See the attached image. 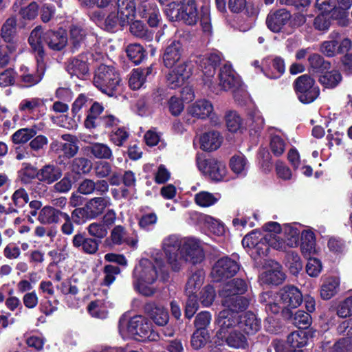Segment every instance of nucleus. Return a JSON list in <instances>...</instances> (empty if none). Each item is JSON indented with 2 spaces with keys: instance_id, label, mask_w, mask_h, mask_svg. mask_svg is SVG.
I'll use <instances>...</instances> for the list:
<instances>
[{
  "instance_id": "nucleus-1",
  "label": "nucleus",
  "mask_w": 352,
  "mask_h": 352,
  "mask_svg": "<svg viewBox=\"0 0 352 352\" xmlns=\"http://www.w3.org/2000/svg\"><path fill=\"white\" fill-rule=\"evenodd\" d=\"M300 225L296 223H285L282 226L277 222L270 221L263 226L266 234L263 236L257 231L246 234L242 240L244 247L252 249V254L263 257L267 255L270 247L285 251L287 248H295L299 244Z\"/></svg>"
},
{
  "instance_id": "nucleus-2",
  "label": "nucleus",
  "mask_w": 352,
  "mask_h": 352,
  "mask_svg": "<svg viewBox=\"0 0 352 352\" xmlns=\"http://www.w3.org/2000/svg\"><path fill=\"white\" fill-rule=\"evenodd\" d=\"M247 283L241 278H233L223 284L219 290L223 310H230L236 316L239 329L247 335L254 334L261 328V322L255 314L248 311L242 314L239 311L245 309L250 300L243 295L248 291Z\"/></svg>"
},
{
  "instance_id": "nucleus-3",
  "label": "nucleus",
  "mask_w": 352,
  "mask_h": 352,
  "mask_svg": "<svg viewBox=\"0 0 352 352\" xmlns=\"http://www.w3.org/2000/svg\"><path fill=\"white\" fill-rule=\"evenodd\" d=\"M168 277V270L162 254L160 251L153 252L151 259L142 258L133 272V285L140 294L151 296L156 289L153 284L157 280L165 281Z\"/></svg>"
},
{
  "instance_id": "nucleus-4",
  "label": "nucleus",
  "mask_w": 352,
  "mask_h": 352,
  "mask_svg": "<svg viewBox=\"0 0 352 352\" xmlns=\"http://www.w3.org/2000/svg\"><path fill=\"white\" fill-rule=\"evenodd\" d=\"M219 330L217 332L218 338L224 340L232 348L245 349L248 346L246 336L240 332L236 316L230 310H222L216 319Z\"/></svg>"
},
{
  "instance_id": "nucleus-5",
  "label": "nucleus",
  "mask_w": 352,
  "mask_h": 352,
  "mask_svg": "<svg viewBox=\"0 0 352 352\" xmlns=\"http://www.w3.org/2000/svg\"><path fill=\"white\" fill-rule=\"evenodd\" d=\"M261 301L266 302L265 310L272 314H278L283 307L296 308L302 302V295L300 290L291 285L285 286L277 294L276 299L273 298L271 292L261 294Z\"/></svg>"
},
{
  "instance_id": "nucleus-6",
  "label": "nucleus",
  "mask_w": 352,
  "mask_h": 352,
  "mask_svg": "<svg viewBox=\"0 0 352 352\" xmlns=\"http://www.w3.org/2000/svg\"><path fill=\"white\" fill-rule=\"evenodd\" d=\"M67 43L66 32L63 29H59L57 32L47 31L43 33L41 27H36L32 31L29 37L30 45L41 59L44 56V43H46L50 49L59 51L66 45Z\"/></svg>"
},
{
  "instance_id": "nucleus-7",
  "label": "nucleus",
  "mask_w": 352,
  "mask_h": 352,
  "mask_svg": "<svg viewBox=\"0 0 352 352\" xmlns=\"http://www.w3.org/2000/svg\"><path fill=\"white\" fill-rule=\"evenodd\" d=\"M119 331L123 338H131L138 341L153 340L156 337L151 323L142 316H135L130 320L122 317L119 320Z\"/></svg>"
},
{
  "instance_id": "nucleus-8",
  "label": "nucleus",
  "mask_w": 352,
  "mask_h": 352,
  "mask_svg": "<svg viewBox=\"0 0 352 352\" xmlns=\"http://www.w3.org/2000/svg\"><path fill=\"white\" fill-rule=\"evenodd\" d=\"M93 82L96 87L109 96H113L122 86L118 70L104 64L100 65L95 70Z\"/></svg>"
},
{
  "instance_id": "nucleus-9",
  "label": "nucleus",
  "mask_w": 352,
  "mask_h": 352,
  "mask_svg": "<svg viewBox=\"0 0 352 352\" xmlns=\"http://www.w3.org/2000/svg\"><path fill=\"white\" fill-rule=\"evenodd\" d=\"M211 91L219 93V91H230L235 100L240 101L245 94L241 78L232 69L231 65L226 64L220 69L219 74L218 87L211 84Z\"/></svg>"
},
{
  "instance_id": "nucleus-10",
  "label": "nucleus",
  "mask_w": 352,
  "mask_h": 352,
  "mask_svg": "<svg viewBox=\"0 0 352 352\" xmlns=\"http://www.w3.org/2000/svg\"><path fill=\"white\" fill-rule=\"evenodd\" d=\"M221 60V54L217 52L197 56L192 60V63H195L197 65L198 69L202 72L204 84L210 89H212V78Z\"/></svg>"
},
{
  "instance_id": "nucleus-11",
  "label": "nucleus",
  "mask_w": 352,
  "mask_h": 352,
  "mask_svg": "<svg viewBox=\"0 0 352 352\" xmlns=\"http://www.w3.org/2000/svg\"><path fill=\"white\" fill-rule=\"evenodd\" d=\"M197 165L199 170L214 182H222L226 179V164L215 158L203 159L197 157Z\"/></svg>"
},
{
  "instance_id": "nucleus-12",
  "label": "nucleus",
  "mask_w": 352,
  "mask_h": 352,
  "mask_svg": "<svg viewBox=\"0 0 352 352\" xmlns=\"http://www.w3.org/2000/svg\"><path fill=\"white\" fill-rule=\"evenodd\" d=\"M184 239L177 234H170L165 237L162 241V249L167 262L174 271H179L181 269L182 260L179 256Z\"/></svg>"
},
{
  "instance_id": "nucleus-13",
  "label": "nucleus",
  "mask_w": 352,
  "mask_h": 352,
  "mask_svg": "<svg viewBox=\"0 0 352 352\" xmlns=\"http://www.w3.org/2000/svg\"><path fill=\"white\" fill-rule=\"evenodd\" d=\"M295 90L298 100L304 104L314 102L320 94V89L316 85L314 80L307 74L297 78Z\"/></svg>"
},
{
  "instance_id": "nucleus-14",
  "label": "nucleus",
  "mask_w": 352,
  "mask_h": 352,
  "mask_svg": "<svg viewBox=\"0 0 352 352\" xmlns=\"http://www.w3.org/2000/svg\"><path fill=\"white\" fill-rule=\"evenodd\" d=\"M187 112L188 115L197 119H210L213 126L221 123L220 116L214 111L212 103L206 99H199L190 104L187 108Z\"/></svg>"
},
{
  "instance_id": "nucleus-15",
  "label": "nucleus",
  "mask_w": 352,
  "mask_h": 352,
  "mask_svg": "<svg viewBox=\"0 0 352 352\" xmlns=\"http://www.w3.org/2000/svg\"><path fill=\"white\" fill-rule=\"evenodd\" d=\"M193 64L192 60L183 61L172 67L166 75L168 86L176 89L182 86L192 74Z\"/></svg>"
},
{
  "instance_id": "nucleus-16",
  "label": "nucleus",
  "mask_w": 352,
  "mask_h": 352,
  "mask_svg": "<svg viewBox=\"0 0 352 352\" xmlns=\"http://www.w3.org/2000/svg\"><path fill=\"white\" fill-rule=\"evenodd\" d=\"M204 258L203 249L199 241L194 238L184 239L183 245L179 252V258H181V267L186 263L192 264L200 263Z\"/></svg>"
},
{
  "instance_id": "nucleus-17",
  "label": "nucleus",
  "mask_w": 352,
  "mask_h": 352,
  "mask_svg": "<svg viewBox=\"0 0 352 352\" xmlns=\"http://www.w3.org/2000/svg\"><path fill=\"white\" fill-rule=\"evenodd\" d=\"M239 270V265L235 261L224 257L217 261L211 275L214 281L219 282L234 276Z\"/></svg>"
},
{
  "instance_id": "nucleus-18",
  "label": "nucleus",
  "mask_w": 352,
  "mask_h": 352,
  "mask_svg": "<svg viewBox=\"0 0 352 352\" xmlns=\"http://www.w3.org/2000/svg\"><path fill=\"white\" fill-rule=\"evenodd\" d=\"M38 63L37 71L30 70L25 66H22L19 73L22 86L25 87H30L38 84L43 78L44 74V67L43 65V59L36 55Z\"/></svg>"
},
{
  "instance_id": "nucleus-19",
  "label": "nucleus",
  "mask_w": 352,
  "mask_h": 352,
  "mask_svg": "<svg viewBox=\"0 0 352 352\" xmlns=\"http://www.w3.org/2000/svg\"><path fill=\"white\" fill-rule=\"evenodd\" d=\"M61 138L65 142L54 141L50 145L51 149L56 153H63L67 158L73 157L79 149L77 138L69 134H64Z\"/></svg>"
},
{
  "instance_id": "nucleus-20",
  "label": "nucleus",
  "mask_w": 352,
  "mask_h": 352,
  "mask_svg": "<svg viewBox=\"0 0 352 352\" xmlns=\"http://www.w3.org/2000/svg\"><path fill=\"white\" fill-rule=\"evenodd\" d=\"M16 19L12 17L8 19L1 28V37L6 43L5 46L10 54L16 51L19 44V41L16 36Z\"/></svg>"
},
{
  "instance_id": "nucleus-21",
  "label": "nucleus",
  "mask_w": 352,
  "mask_h": 352,
  "mask_svg": "<svg viewBox=\"0 0 352 352\" xmlns=\"http://www.w3.org/2000/svg\"><path fill=\"white\" fill-rule=\"evenodd\" d=\"M291 17L290 12L285 9L270 12L266 19L267 28L274 32H280L289 23Z\"/></svg>"
},
{
  "instance_id": "nucleus-22",
  "label": "nucleus",
  "mask_w": 352,
  "mask_h": 352,
  "mask_svg": "<svg viewBox=\"0 0 352 352\" xmlns=\"http://www.w3.org/2000/svg\"><path fill=\"white\" fill-rule=\"evenodd\" d=\"M285 279V274L281 270V267L278 263L272 261L270 267L267 268L259 276L261 284L279 285Z\"/></svg>"
},
{
  "instance_id": "nucleus-23",
  "label": "nucleus",
  "mask_w": 352,
  "mask_h": 352,
  "mask_svg": "<svg viewBox=\"0 0 352 352\" xmlns=\"http://www.w3.org/2000/svg\"><path fill=\"white\" fill-rule=\"evenodd\" d=\"M112 243L115 245L126 243L133 250L138 247V236L136 234L128 236L124 228L122 226H116L111 232Z\"/></svg>"
},
{
  "instance_id": "nucleus-24",
  "label": "nucleus",
  "mask_w": 352,
  "mask_h": 352,
  "mask_svg": "<svg viewBox=\"0 0 352 352\" xmlns=\"http://www.w3.org/2000/svg\"><path fill=\"white\" fill-rule=\"evenodd\" d=\"M183 53L182 45L180 42L174 41L165 49L163 61L166 67H172L179 64Z\"/></svg>"
},
{
  "instance_id": "nucleus-25",
  "label": "nucleus",
  "mask_w": 352,
  "mask_h": 352,
  "mask_svg": "<svg viewBox=\"0 0 352 352\" xmlns=\"http://www.w3.org/2000/svg\"><path fill=\"white\" fill-rule=\"evenodd\" d=\"M144 309L152 320L158 326L166 325L169 320V315L166 309L155 302L146 303Z\"/></svg>"
},
{
  "instance_id": "nucleus-26",
  "label": "nucleus",
  "mask_w": 352,
  "mask_h": 352,
  "mask_svg": "<svg viewBox=\"0 0 352 352\" xmlns=\"http://www.w3.org/2000/svg\"><path fill=\"white\" fill-rule=\"evenodd\" d=\"M300 250L305 258L311 257L319 252L316 245V238L314 232L311 230H305L301 232Z\"/></svg>"
},
{
  "instance_id": "nucleus-27",
  "label": "nucleus",
  "mask_w": 352,
  "mask_h": 352,
  "mask_svg": "<svg viewBox=\"0 0 352 352\" xmlns=\"http://www.w3.org/2000/svg\"><path fill=\"white\" fill-rule=\"evenodd\" d=\"M111 205V199L109 197H98L91 199L86 204V210H88L89 218L95 219L101 214L104 209Z\"/></svg>"
},
{
  "instance_id": "nucleus-28",
  "label": "nucleus",
  "mask_w": 352,
  "mask_h": 352,
  "mask_svg": "<svg viewBox=\"0 0 352 352\" xmlns=\"http://www.w3.org/2000/svg\"><path fill=\"white\" fill-rule=\"evenodd\" d=\"M181 21L192 25L198 19L199 15L195 0H182L181 2Z\"/></svg>"
},
{
  "instance_id": "nucleus-29",
  "label": "nucleus",
  "mask_w": 352,
  "mask_h": 352,
  "mask_svg": "<svg viewBox=\"0 0 352 352\" xmlns=\"http://www.w3.org/2000/svg\"><path fill=\"white\" fill-rule=\"evenodd\" d=\"M62 176V170L57 166L47 164L38 170V179L47 184H52Z\"/></svg>"
},
{
  "instance_id": "nucleus-30",
  "label": "nucleus",
  "mask_w": 352,
  "mask_h": 352,
  "mask_svg": "<svg viewBox=\"0 0 352 352\" xmlns=\"http://www.w3.org/2000/svg\"><path fill=\"white\" fill-rule=\"evenodd\" d=\"M223 137L220 133L211 131L204 133L200 137V146L201 149L206 151L217 150L221 144Z\"/></svg>"
},
{
  "instance_id": "nucleus-31",
  "label": "nucleus",
  "mask_w": 352,
  "mask_h": 352,
  "mask_svg": "<svg viewBox=\"0 0 352 352\" xmlns=\"http://www.w3.org/2000/svg\"><path fill=\"white\" fill-rule=\"evenodd\" d=\"M340 279L337 276L327 277L320 288V296L324 300H329L334 296L340 289Z\"/></svg>"
},
{
  "instance_id": "nucleus-32",
  "label": "nucleus",
  "mask_w": 352,
  "mask_h": 352,
  "mask_svg": "<svg viewBox=\"0 0 352 352\" xmlns=\"http://www.w3.org/2000/svg\"><path fill=\"white\" fill-rule=\"evenodd\" d=\"M85 152L97 159H110L112 155V151L110 147L103 143H93L84 148Z\"/></svg>"
},
{
  "instance_id": "nucleus-33",
  "label": "nucleus",
  "mask_w": 352,
  "mask_h": 352,
  "mask_svg": "<svg viewBox=\"0 0 352 352\" xmlns=\"http://www.w3.org/2000/svg\"><path fill=\"white\" fill-rule=\"evenodd\" d=\"M66 68L71 77L76 76L80 79H83L89 72L86 62L78 58L69 60Z\"/></svg>"
},
{
  "instance_id": "nucleus-34",
  "label": "nucleus",
  "mask_w": 352,
  "mask_h": 352,
  "mask_svg": "<svg viewBox=\"0 0 352 352\" xmlns=\"http://www.w3.org/2000/svg\"><path fill=\"white\" fill-rule=\"evenodd\" d=\"M265 63L267 64V67L265 70V74L269 78H278L285 72V65L281 58L276 57L272 60L267 59Z\"/></svg>"
},
{
  "instance_id": "nucleus-35",
  "label": "nucleus",
  "mask_w": 352,
  "mask_h": 352,
  "mask_svg": "<svg viewBox=\"0 0 352 352\" xmlns=\"http://www.w3.org/2000/svg\"><path fill=\"white\" fill-rule=\"evenodd\" d=\"M72 243L74 247L81 248L87 254H94L98 248L97 241L91 238H85L81 234H77L73 237Z\"/></svg>"
},
{
  "instance_id": "nucleus-36",
  "label": "nucleus",
  "mask_w": 352,
  "mask_h": 352,
  "mask_svg": "<svg viewBox=\"0 0 352 352\" xmlns=\"http://www.w3.org/2000/svg\"><path fill=\"white\" fill-rule=\"evenodd\" d=\"M152 72L151 67L133 69L129 76V85L132 89L141 88L145 82L146 78Z\"/></svg>"
},
{
  "instance_id": "nucleus-37",
  "label": "nucleus",
  "mask_w": 352,
  "mask_h": 352,
  "mask_svg": "<svg viewBox=\"0 0 352 352\" xmlns=\"http://www.w3.org/2000/svg\"><path fill=\"white\" fill-rule=\"evenodd\" d=\"M342 79L340 73L338 70L333 69L329 72L323 71L318 80L324 88L333 89L340 83Z\"/></svg>"
},
{
  "instance_id": "nucleus-38",
  "label": "nucleus",
  "mask_w": 352,
  "mask_h": 352,
  "mask_svg": "<svg viewBox=\"0 0 352 352\" xmlns=\"http://www.w3.org/2000/svg\"><path fill=\"white\" fill-rule=\"evenodd\" d=\"M221 198L220 193L201 191L195 195V202L200 207L208 208L215 205Z\"/></svg>"
},
{
  "instance_id": "nucleus-39",
  "label": "nucleus",
  "mask_w": 352,
  "mask_h": 352,
  "mask_svg": "<svg viewBox=\"0 0 352 352\" xmlns=\"http://www.w3.org/2000/svg\"><path fill=\"white\" fill-rule=\"evenodd\" d=\"M117 7L118 14H122V22L134 19L135 13L134 0H117Z\"/></svg>"
},
{
  "instance_id": "nucleus-40",
  "label": "nucleus",
  "mask_w": 352,
  "mask_h": 352,
  "mask_svg": "<svg viewBox=\"0 0 352 352\" xmlns=\"http://www.w3.org/2000/svg\"><path fill=\"white\" fill-rule=\"evenodd\" d=\"M230 167L236 175L244 176L246 175L249 164L245 157L242 154L235 155L230 160Z\"/></svg>"
},
{
  "instance_id": "nucleus-41",
  "label": "nucleus",
  "mask_w": 352,
  "mask_h": 352,
  "mask_svg": "<svg viewBox=\"0 0 352 352\" xmlns=\"http://www.w3.org/2000/svg\"><path fill=\"white\" fill-rule=\"evenodd\" d=\"M102 111V106L98 102H94L88 111V114L84 122L85 126L88 129L96 127L99 120H101V118H99L98 116Z\"/></svg>"
},
{
  "instance_id": "nucleus-42",
  "label": "nucleus",
  "mask_w": 352,
  "mask_h": 352,
  "mask_svg": "<svg viewBox=\"0 0 352 352\" xmlns=\"http://www.w3.org/2000/svg\"><path fill=\"white\" fill-rule=\"evenodd\" d=\"M63 212L51 206H45L39 212L38 220L43 224L56 223Z\"/></svg>"
},
{
  "instance_id": "nucleus-43",
  "label": "nucleus",
  "mask_w": 352,
  "mask_h": 352,
  "mask_svg": "<svg viewBox=\"0 0 352 352\" xmlns=\"http://www.w3.org/2000/svg\"><path fill=\"white\" fill-rule=\"evenodd\" d=\"M204 281V273L198 270L191 274L186 285V294H195Z\"/></svg>"
},
{
  "instance_id": "nucleus-44",
  "label": "nucleus",
  "mask_w": 352,
  "mask_h": 352,
  "mask_svg": "<svg viewBox=\"0 0 352 352\" xmlns=\"http://www.w3.org/2000/svg\"><path fill=\"white\" fill-rule=\"evenodd\" d=\"M226 123L228 129L232 133L241 131L245 128V124L240 116L234 111L228 112L226 115Z\"/></svg>"
},
{
  "instance_id": "nucleus-45",
  "label": "nucleus",
  "mask_w": 352,
  "mask_h": 352,
  "mask_svg": "<svg viewBox=\"0 0 352 352\" xmlns=\"http://www.w3.org/2000/svg\"><path fill=\"white\" fill-rule=\"evenodd\" d=\"M308 340L307 331L302 329L292 332L287 337V342L292 348H301L305 346Z\"/></svg>"
},
{
  "instance_id": "nucleus-46",
  "label": "nucleus",
  "mask_w": 352,
  "mask_h": 352,
  "mask_svg": "<svg viewBox=\"0 0 352 352\" xmlns=\"http://www.w3.org/2000/svg\"><path fill=\"white\" fill-rule=\"evenodd\" d=\"M142 16L147 19L151 27H156L160 21V13L155 5H142Z\"/></svg>"
},
{
  "instance_id": "nucleus-47",
  "label": "nucleus",
  "mask_w": 352,
  "mask_h": 352,
  "mask_svg": "<svg viewBox=\"0 0 352 352\" xmlns=\"http://www.w3.org/2000/svg\"><path fill=\"white\" fill-rule=\"evenodd\" d=\"M122 14H119L118 12L110 13L107 17L104 19L102 28L107 31H114L116 28L119 25L120 26H124L127 25L132 20H126L122 22Z\"/></svg>"
},
{
  "instance_id": "nucleus-48",
  "label": "nucleus",
  "mask_w": 352,
  "mask_h": 352,
  "mask_svg": "<svg viewBox=\"0 0 352 352\" xmlns=\"http://www.w3.org/2000/svg\"><path fill=\"white\" fill-rule=\"evenodd\" d=\"M126 52L128 57L136 65L140 64L146 57L145 51L140 44L128 45Z\"/></svg>"
},
{
  "instance_id": "nucleus-49",
  "label": "nucleus",
  "mask_w": 352,
  "mask_h": 352,
  "mask_svg": "<svg viewBox=\"0 0 352 352\" xmlns=\"http://www.w3.org/2000/svg\"><path fill=\"white\" fill-rule=\"evenodd\" d=\"M37 133L36 126L32 128H23L16 131L12 136L14 144H21L27 142Z\"/></svg>"
},
{
  "instance_id": "nucleus-50",
  "label": "nucleus",
  "mask_w": 352,
  "mask_h": 352,
  "mask_svg": "<svg viewBox=\"0 0 352 352\" xmlns=\"http://www.w3.org/2000/svg\"><path fill=\"white\" fill-rule=\"evenodd\" d=\"M287 265L290 272L294 274H298L302 269V263L298 253L291 251L286 256Z\"/></svg>"
},
{
  "instance_id": "nucleus-51",
  "label": "nucleus",
  "mask_w": 352,
  "mask_h": 352,
  "mask_svg": "<svg viewBox=\"0 0 352 352\" xmlns=\"http://www.w3.org/2000/svg\"><path fill=\"white\" fill-rule=\"evenodd\" d=\"M309 63L312 72L322 73L330 67L329 62H325L322 57L318 54H313L309 57Z\"/></svg>"
},
{
  "instance_id": "nucleus-52",
  "label": "nucleus",
  "mask_w": 352,
  "mask_h": 352,
  "mask_svg": "<svg viewBox=\"0 0 352 352\" xmlns=\"http://www.w3.org/2000/svg\"><path fill=\"white\" fill-rule=\"evenodd\" d=\"M131 33L136 37L151 41L153 38V34L148 31L144 25L140 21H135L130 25Z\"/></svg>"
},
{
  "instance_id": "nucleus-53",
  "label": "nucleus",
  "mask_w": 352,
  "mask_h": 352,
  "mask_svg": "<svg viewBox=\"0 0 352 352\" xmlns=\"http://www.w3.org/2000/svg\"><path fill=\"white\" fill-rule=\"evenodd\" d=\"M74 182L72 174L67 173L60 181L54 185L53 189L56 192L66 193L71 190Z\"/></svg>"
},
{
  "instance_id": "nucleus-54",
  "label": "nucleus",
  "mask_w": 352,
  "mask_h": 352,
  "mask_svg": "<svg viewBox=\"0 0 352 352\" xmlns=\"http://www.w3.org/2000/svg\"><path fill=\"white\" fill-rule=\"evenodd\" d=\"M71 168L76 173H87L91 168V163L85 157H77L72 160Z\"/></svg>"
},
{
  "instance_id": "nucleus-55",
  "label": "nucleus",
  "mask_w": 352,
  "mask_h": 352,
  "mask_svg": "<svg viewBox=\"0 0 352 352\" xmlns=\"http://www.w3.org/2000/svg\"><path fill=\"white\" fill-rule=\"evenodd\" d=\"M88 311L93 317L98 318H105L107 316L104 304L100 300L91 302L88 305Z\"/></svg>"
},
{
  "instance_id": "nucleus-56",
  "label": "nucleus",
  "mask_w": 352,
  "mask_h": 352,
  "mask_svg": "<svg viewBox=\"0 0 352 352\" xmlns=\"http://www.w3.org/2000/svg\"><path fill=\"white\" fill-rule=\"evenodd\" d=\"M129 133L124 127L118 128L111 131L110 141L118 146H122L129 138Z\"/></svg>"
},
{
  "instance_id": "nucleus-57",
  "label": "nucleus",
  "mask_w": 352,
  "mask_h": 352,
  "mask_svg": "<svg viewBox=\"0 0 352 352\" xmlns=\"http://www.w3.org/2000/svg\"><path fill=\"white\" fill-rule=\"evenodd\" d=\"M209 338L208 330H196L191 338V346L194 349L204 346Z\"/></svg>"
},
{
  "instance_id": "nucleus-58",
  "label": "nucleus",
  "mask_w": 352,
  "mask_h": 352,
  "mask_svg": "<svg viewBox=\"0 0 352 352\" xmlns=\"http://www.w3.org/2000/svg\"><path fill=\"white\" fill-rule=\"evenodd\" d=\"M103 273L102 284L105 286H109L115 281L116 276L120 273V269L118 266L107 265L104 266Z\"/></svg>"
},
{
  "instance_id": "nucleus-59",
  "label": "nucleus",
  "mask_w": 352,
  "mask_h": 352,
  "mask_svg": "<svg viewBox=\"0 0 352 352\" xmlns=\"http://www.w3.org/2000/svg\"><path fill=\"white\" fill-rule=\"evenodd\" d=\"M285 140L278 135H274L270 140V149L276 156L281 155L286 147Z\"/></svg>"
},
{
  "instance_id": "nucleus-60",
  "label": "nucleus",
  "mask_w": 352,
  "mask_h": 352,
  "mask_svg": "<svg viewBox=\"0 0 352 352\" xmlns=\"http://www.w3.org/2000/svg\"><path fill=\"white\" fill-rule=\"evenodd\" d=\"M215 296L216 293L214 287L211 285H207L200 292L199 300L203 306L209 307L212 304Z\"/></svg>"
},
{
  "instance_id": "nucleus-61",
  "label": "nucleus",
  "mask_w": 352,
  "mask_h": 352,
  "mask_svg": "<svg viewBox=\"0 0 352 352\" xmlns=\"http://www.w3.org/2000/svg\"><path fill=\"white\" fill-rule=\"evenodd\" d=\"M85 36V31L79 25H73L70 29V41L74 47H78L82 43Z\"/></svg>"
},
{
  "instance_id": "nucleus-62",
  "label": "nucleus",
  "mask_w": 352,
  "mask_h": 352,
  "mask_svg": "<svg viewBox=\"0 0 352 352\" xmlns=\"http://www.w3.org/2000/svg\"><path fill=\"white\" fill-rule=\"evenodd\" d=\"M307 265L306 272L309 276L317 277L320 274L322 265L321 261L316 258L309 257Z\"/></svg>"
},
{
  "instance_id": "nucleus-63",
  "label": "nucleus",
  "mask_w": 352,
  "mask_h": 352,
  "mask_svg": "<svg viewBox=\"0 0 352 352\" xmlns=\"http://www.w3.org/2000/svg\"><path fill=\"white\" fill-rule=\"evenodd\" d=\"M337 314L340 318H346L352 315V296L346 298L339 303Z\"/></svg>"
},
{
  "instance_id": "nucleus-64",
  "label": "nucleus",
  "mask_w": 352,
  "mask_h": 352,
  "mask_svg": "<svg viewBox=\"0 0 352 352\" xmlns=\"http://www.w3.org/2000/svg\"><path fill=\"white\" fill-rule=\"evenodd\" d=\"M332 352H352V337L338 340L332 347Z\"/></svg>"
}]
</instances>
